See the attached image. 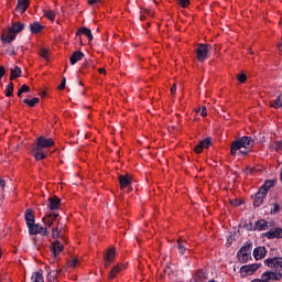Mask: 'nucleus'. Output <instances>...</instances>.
I'll list each match as a JSON object with an SVG mask.
<instances>
[{
    "label": "nucleus",
    "instance_id": "14",
    "mask_svg": "<svg viewBox=\"0 0 282 282\" xmlns=\"http://www.w3.org/2000/svg\"><path fill=\"white\" fill-rule=\"evenodd\" d=\"M265 254H268V249H265V247H257L253 250V257H254L256 261L264 259Z\"/></svg>",
    "mask_w": 282,
    "mask_h": 282
},
{
    "label": "nucleus",
    "instance_id": "48",
    "mask_svg": "<svg viewBox=\"0 0 282 282\" xmlns=\"http://www.w3.org/2000/svg\"><path fill=\"white\" fill-rule=\"evenodd\" d=\"M3 76H6V67L0 66V78H2Z\"/></svg>",
    "mask_w": 282,
    "mask_h": 282
},
{
    "label": "nucleus",
    "instance_id": "16",
    "mask_svg": "<svg viewBox=\"0 0 282 282\" xmlns=\"http://www.w3.org/2000/svg\"><path fill=\"white\" fill-rule=\"evenodd\" d=\"M58 206H61V198L57 196L48 197V208L50 210H58Z\"/></svg>",
    "mask_w": 282,
    "mask_h": 282
},
{
    "label": "nucleus",
    "instance_id": "50",
    "mask_svg": "<svg viewBox=\"0 0 282 282\" xmlns=\"http://www.w3.org/2000/svg\"><path fill=\"white\" fill-rule=\"evenodd\" d=\"M175 91H177V86L173 85L171 88V94H175Z\"/></svg>",
    "mask_w": 282,
    "mask_h": 282
},
{
    "label": "nucleus",
    "instance_id": "11",
    "mask_svg": "<svg viewBox=\"0 0 282 282\" xmlns=\"http://www.w3.org/2000/svg\"><path fill=\"white\" fill-rule=\"evenodd\" d=\"M268 194L265 193V189L259 188V191L256 193V197L253 199V206L254 208H259L263 204V199H265V196Z\"/></svg>",
    "mask_w": 282,
    "mask_h": 282
},
{
    "label": "nucleus",
    "instance_id": "5",
    "mask_svg": "<svg viewBox=\"0 0 282 282\" xmlns=\"http://www.w3.org/2000/svg\"><path fill=\"white\" fill-rule=\"evenodd\" d=\"M213 50V45L200 43L197 48H195L196 58L198 63H204L210 57L209 52Z\"/></svg>",
    "mask_w": 282,
    "mask_h": 282
},
{
    "label": "nucleus",
    "instance_id": "18",
    "mask_svg": "<svg viewBox=\"0 0 282 282\" xmlns=\"http://www.w3.org/2000/svg\"><path fill=\"white\" fill-rule=\"evenodd\" d=\"M122 270H124V267L122 264H117L115 267H112V269L109 272V281H113L115 276H118V274H120V272H122Z\"/></svg>",
    "mask_w": 282,
    "mask_h": 282
},
{
    "label": "nucleus",
    "instance_id": "26",
    "mask_svg": "<svg viewBox=\"0 0 282 282\" xmlns=\"http://www.w3.org/2000/svg\"><path fill=\"white\" fill-rule=\"evenodd\" d=\"M237 259L240 263H248V261L252 260V256L250 253H241L237 256Z\"/></svg>",
    "mask_w": 282,
    "mask_h": 282
},
{
    "label": "nucleus",
    "instance_id": "35",
    "mask_svg": "<svg viewBox=\"0 0 282 282\" xmlns=\"http://www.w3.org/2000/svg\"><path fill=\"white\" fill-rule=\"evenodd\" d=\"M7 54H9V56H17V50L14 48L13 45H10V46L7 48Z\"/></svg>",
    "mask_w": 282,
    "mask_h": 282
},
{
    "label": "nucleus",
    "instance_id": "20",
    "mask_svg": "<svg viewBox=\"0 0 282 282\" xmlns=\"http://www.w3.org/2000/svg\"><path fill=\"white\" fill-rule=\"evenodd\" d=\"M85 58V53L80 51H76L70 55V65H76L78 61H83Z\"/></svg>",
    "mask_w": 282,
    "mask_h": 282
},
{
    "label": "nucleus",
    "instance_id": "22",
    "mask_svg": "<svg viewBox=\"0 0 282 282\" xmlns=\"http://www.w3.org/2000/svg\"><path fill=\"white\" fill-rule=\"evenodd\" d=\"M24 219L26 221L28 228H29V226H32V224H34L35 217H34V214L32 213V209H26L25 210Z\"/></svg>",
    "mask_w": 282,
    "mask_h": 282
},
{
    "label": "nucleus",
    "instance_id": "43",
    "mask_svg": "<svg viewBox=\"0 0 282 282\" xmlns=\"http://www.w3.org/2000/svg\"><path fill=\"white\" fill-rule=\"evenodd\" d=\"M67 84V78L63 77L61 85L58 86L59 91L65 89V85Z\"/></svg>",
    "mask_w": 282,
    "mask_h": 282
},
{
    "label": "nucleus",
    "instance_id": "15",
    "mask_svg": "<svg viewBox=\"0 0 282 282\" xmlns=\"http://www.w3.org/2000/svg\"><path fill=\"white\" fill-rule=\"evenodd\" d=\"M28 8H30V0H18V4L15 8L17 12H19L20 14H24Z\"/></svg>",
    "mask_w": 282,
    "mask_h": 282
},
{
    "label": "nucleus",
    "instance_id": "1",
    "mask_svg": "<svg viewBox=\"0 0 282 282\" xmlns=\"http://www.w3.org/2000/svg\"><path fill=\"white\" fill-rule=\"evenodd\" d=\"M52 237L57 239L51 243V252L56 259L65 248L63 243H67V238L63 236V224L61 221H57L56 226L52 227Z\"/></svg>",
    "mask_w": 282,
    "mask_h": 282
},
{
    "label": "nucleus",
    "instance_id": "49",
    "mask_svg": "<svg viewBox=\"0 0 282 282\" xmlns=\"http://www.w3.org/2000/svg\"><path fill=\"white\" fill-rule=\"evenodd\" d=\"M100 0H88L89 6L98 3Z\"/></svg>",
    "mask_w": 282,
    "mask_h": 282
},
{
    "label": "nucleus",
    "instance_id": "2",
    "mask_svg": "<svg viewBox=\"0 0 282 282\" xmlns=\"http://www.w3.org/2000/svg\"><path fill=\"white\" fill-rule=\"evenodd\" d=\"M54 144V139L50 138H45L43 135H41L37 141L36 144L32 148V155L33 158H35L36 162H39V160H45V158H47L45 155V152H43V149H50L52 148V145Z\"/></svg>",
    "mask_w": 282,
    "mask_h": 282
},
{
    "label": "nucleus",
    "instance_id": "39",
    "mask_svg": "<svg viewBox=\"0 0 282 282\" xmlns=\"http://www.w3.org/2000/svg\"><path fill=\"white\" fill-rule=\"evenodd\" d=\"M237 79L239 80V83H246V80H248V76L246 74H239Z\"/></svg>",
    "mask_w": 282,
    "mask_h": 282
},
{
    "label": "nucleus",
    "instance_id": "51",
    "mask_svg": "<svg viewBox=\"0 0 282 282\" xmlns=\"http://www.w3.org/2000/svg\"><path fill=\"white\" fill-rule=\"evenodd\" d=\"M247 230H254V225H252V223H250V224L247 226Z\"/></svg>",
    "mask_w": 282,
    "mask_h": 282
},
{
    "label": "nucleus",
    "instance_id": "8",
    "mask_svg": "<svg viewBox=\"0 0 282 282\" xmlns=\"http://www.w3.org/2000/svg\"><path fill=\"white\" fill-rule=\"evenodd\" d=\"M264 265L267 268H274V270H282V258L274 257L264 260Z\"/></svg>",
    "mask_w": 282,
    "mask_h": 282
},
{
    "label": "nucleus",
    "instance_id": "38",
    "mask_svg": "<svg viewBox=\"0 0 282 282\" xmlns=\"http://www.w3.org/2000/svg\"><path fill=\"white\" fill-rule=\"evenodd\" d=\"M279 210H281V207L279 206V204L275 203L271 208V215H276Z\"/></svg>",
    "mask_w": 282,
    "mask_h": 282
},
{
    "label": "nucleus",
    "instance_id": "45",
    "mask_svg": "<svg viewBox=\"0 0 282 282\" xmlns=\"http://www.w3.org/2000/svg\"><path fill=\"white\" fill-rule=\"evenodd\" d=\"M21 91L23 93V94H30V86H28V85H22L21 86Z\"/></svg>",
    "mask_w": 282,
    "mask_h": 282
},
{
    "label": "nucleus",
    "instance_id": "44",
    "mask_svg": "<svg viewBox=\"0 0 282 282\" xmlns=\"http://www.w3.org/2000/svg\"><path fill=\"white\" fill-rule=\"evenodd\" d=\"M249 153H250V149H243L238 152V155L243 158V156L248 155Z\"/></svg>",
    "mask_w": 282,
    "mask_h": 282
},
{
    "label": "nucleus",
    "instance_id": "12",
    "mask_svg": "<svg viewBox=\"0 0 282 282\" xmlns=\"http://www.w3.org/2000/svg\"><path fill=\"white\" fill-rule=\"evenodd\" d=\"M56 219H58V213H51V214H47L44 218H42V221L45 224V226H47L48 228H52Z\"/></svg>",
    "mask_w": 282,
    "mask_h": 282
},
{
    "label": "nucleus",
    "instance_id": "54",
    "mask_svg": "<svg viewBox=\"0 0 282 282\" xmlns=\"http://www.w3.org/2000/svg\"><path fill=\"white\" fill-rule=\"evenodd\" d=\"M21 96H23V91H21V88L18 91V97L21 98Z\"/></svg>",
    "mask_w": 282,
    "mask_h": 282
},
{
    "label": "nucleus",
    "instance_id": "52",
    "mask_svg": "<svg viewBox=\"0 0 282 282\" xmlns=\"http://www.w3.org/2000/svg\"><path fill=\"white\" fill-rule=\"evenodd\" d=\"M0 186H1V188H6V181L0 178Z\"/></svg>",
    "mask_w": 282,
    "mask_h": 282
},
{
    "label": "nucleus",
    "instance_id": "9",
    "mask_svg": "<svg viewBox=\"0 0 282 282\" xmlns=\"http://www.w3.org/2000/svg\"><path fill=\"white\" fill-rule=\"evenodd\" d=\"M261 268V263L246 264L240 268V274H247L248 276L254 274Z\"/></svg>",
    "mask_w": 282,
    "mask_h": 282
},
{
    "label": "nucleus",
    "instance_id": "37",
    "mask_svg": "<svg viewBox=\"0 0 282 282\" xmlns=\"http://www.w3.org/2000/svg\"><path fill=\"white\" fill-rule=\"evenodd\" d=\"M199 111H200L202 118H206V116H208V113L206 112V106H202V108H198L196 110V113H199Z\"/></svg>",
    "mask_w": 282,
    "mask_h": 282
},
{
    "label": "nucleus",
    "instance_id": "33",
    "mask_svg": "<svg viewBox=\"0 0 282 282\" xmlns=\"http://www.w3.org/2000/svg\"><path fill=\"white\" fill-rule=\"evenodd\" d=\"M200 145L203 149H210L213 145V139L212 138H206L205 140L200 141Z\"/></svg>",
    "mask_w": 282,
    "mask_h": 282
},
{
    "label": "nucleus",
    "instance_id": "6",
    "mask_svg": "<svg viewBox=\"0 0 282 282\" xmlns=\"http://www.w3.org/2000/svg\"><path fill=\"white\" fill-rule=\"evenodd\" d=\"M29 228V235H42V237H47L50 231H47V227H43L39 224L33 223Z\"/></svg>",
    "mask_w": 282,
    "mask_h": 282
},
{
    "label": "nucleus",
    "instance_id": "4",
    "mask_svg": "<svg viewBox=\"0 0 282 282\" xmlns=\"http://www.w3.org/2000/svg\"><path fill=\"white\" fill-rule=\"evenodd\" d=\"M254 139L252 137H241L231 142L230 155H238L241 149H252Z\"/></svg>",
    "mask_w": 282,
    "mask_h": 282
},
{
    "label": "nucleus",
    "instance_id": "29",
    "mask_svg": "<svg viewBox=\"0 0 282 282\" xmlns=\"http://www.w3.org/2000/svg\"><path fill=\"white\" fill-rule=\"evenodd\" d=\"M31 281L32 282H45V280L43 278V273H41V272H34L31 276Z\"/></svg>",
    "mask_w": 282,
    "mask_h": 282
},
{
    "label": "nucleus",
    "instance_id": "7",
    "mask_svg": "<svg viewBox=\"0 0 282 282\" xmlns=\"http://www.w3.org/2000/svg\"><path fill=\"white\" fill-rule=\"evenodd\" d=\"M119 184L121 191H126V188H129L131 191V185L133 184V178L129 174H121L119 175Z\"/></svg>",
    "mask_w": 282,
    "mask_h": 282
},
{
    "label": "nucleus",
    "instance_id": "27",
    "mask_svg": "<svg viewBox=\"0 0 282 282\" xmlns=\"http://www.w3.org/2000/svg\"><path fill=\"white\" fill-rule=\"evenodd\" d=\"M4 94H6L7 98H10V97L14 96V83L11 82L7 86V88L4 90Z\"/></svg>",
    "mask_w": 282,
    "mask_h": 282
},
{
    "label": "nucleus",
    "instance_id": "36",
    "mask_svg": "<svg viewBox=\"0 0 282 282\" xmlns=\"http://www.w3.org/2000/svg\"><path fill=\"white\" fill-rule=\"evenodd\" d=\"M176 2L178 3V6H181L182 8H188V6L191 4L189 0H176Z\"/></svg>",
    "mask_w": 282,
    "mask_h": 282
},
{
    "label": "nucleus",
    "instance_id": "47",
    "mask_svg": "<svg viewBox=\"0 0 282 282\" xmlns=\"http://www.w3.org/2000/svg\"><path fill=\"white\" fill-rule=\"evenodd\" d=\"M70 268H76V265H78V259L74 258L70 263H69Z\"/></svg>",
    "mask_w": 282,
    "mask_h": 282
},
{
    "label": "nucleus",
    "instance_id": "42",
    "mask_svg": "<svg viewBox=\"0 0 282 282\" xmlns=\"http://www.w3.org/2000/svg\"><path fill=\"white\" fill-rule=\"evenodd\" d=\"M202 151H204V148H203L202 143L199 142L197 145L194 147V152L202 153Z\"/></svg>",
    "mask_w": 282,
    "mask_h": 282
},
{
    "label": "nucleus",
    "instance_id": "28",
    "mask_svg": "<svg viewBox=\"0 0 282 282\" xmlns=\"http://www.w3.org/2000/svg\"><path fill=\"white\" fill-rule=\"evenodd\" d=\"M206 279H208V275L204 272V270H198L196 272V280H195V282L206 281Z\"/></svg>",
    "mask_w": 282,
    "mask_h": 282
},
{
    "label": "nucleus",
    "instance_id": "41",
    "mask_svg": "<svg viewBox=\"0 0 282 282\" xmlns=\"http://www.w3.org/2000/svg\"><path fill=\"white\" fill-rule=\"evenodd\" d=\"M275 151L276 153H282V141L275 142Z\"/></svg>",
    "mask_w": 282,
    "mask_h": 282
},
{
    "label": "nucleus",
    "instance_id": "25",
    "mask_svg": "<svg viewBox=\"0 0 282 282\" xmlns=\"http://www.w3.org/2000/svg\"><path fill=\"white\" fill-rule=\"evenodd\" d=\"M21 67L19 66H14V68H11V76H10V80H14L17 78H21Z\"/></svg>",
    "mask_w": 282,
    "mask_h": 282
},
{
    "label": "nucleus",
    "instance_id": "19",
    "mask_svg": "<svg viewBox=\"0 0 282 282\" xmlns=\"http://www.w3.org/2000/svg\"><path fill=\"white\" fill-rule=\"evenodd\" d=\"M276 182H278L276 178L267 180L264 181L260 189L265 191V194L268 195L270 188H274V186H276Z\"/></svg>",
    "mask_w": 282,
    "mask_h": 282
},
{
    "label": "nucleus",
    "instance_id": "30",
    "mask_svg": "<svg viewBox=\"0 0 282 282\" xmlns=\"http://www.w3.org/2000/svg\"><path fill=\"white\" fill-rule=\"evenodd\" d=\"M271 107H273L274 109H279L282 107V95H280L276 99L272 100L270 102Z\"/></svg>",
    "mask_w": 282,
    "mask_h": 282
},
{
    "label": "nucleus",
    "instance_id": "3",
    "mask_svg": "<svg viewBox=\"0 0 282 282\" xmlns=\"http://www.w3.org/2000/svg\"><path fill=\"white\" fill-rule=\"evenodd\" d=\"M25 30V23L23 22H12L10 26H8L7 31H3L0 41L2 44H10L12 41H15L17 34H21L22 31Z\"/></svg>",
    "mask_w": 282,
    "mask_h": 282
},
{
    "label": "nucleus",
    "instance_id": "53",
    "mask_svg": "<svg viewBox=\"0 0 282 282\" xmlns=\"http://www.w3.org/2000/svg\"><path fill=\"white\" fill-rule=\"evenodd\" d=\"M98 72L99 74H107V70L105 68H99Z\"/></svg>",
    "mask_w": 282,
    "mask_h": 282
},
{
    "label": "nucleus",
    "instance_id": "46",
    "mask_svg": "<svg viewBox=\"0 0 282 282\" xmlns=\"http://www.w3.org/2000/svg\"><path fill=\"white\" fill-rule=\"evenodd\" d=\"M150 14L149 10H143L142 11V14L140 15V21H147V15L144 14Z\"/></svg>",
    "mask_w": 282,
    "mask_h": 282
},
{
    "label": "nucleus",
    "instance_id": "13",
    "mask_svg": "<svg viewBox=\"0 0 282 282\" xmlns=\"http://www.w3.org/2000/svg\"><path fill=\"white\" fill-rule=\"evenodd\" d=\"M267 239H282V229L276 227L274 229H270L264 234Z\"/></svg>",
    "mask_w": 282,
    "mask_h": 282
},
{
    "label": "nucleus",
    "instance_id": "32",
    "mask_svg": "<svg viewBox=\"0 0 282 282\" xmlns=\"http://www.w3.org/2000/svg\"><path fill=\"white\" fill-rule=\"evenodd\" d=\"M184 243H185L184 240H182V239L177 240L180 254H186V250H188V248H186V246Z\"/></svg>",
    "mask_w": 282,
    "mask_h": 282
},
{
    "label": "nucleus",
    "instance_id": "23",
    "mask_svg": "<svg viewBox=\"0 0 282 282\" xmlns=\"http://www.w3.org/2000/svg\"><path fill=\"white\" fill-rule=\"evenodd\" d=\"M43 28H45V26H43L41 23L33 22V23L30 24V32L32 34H39L43 31Z\"/></svg>",
    "mask_w": 282,
    "mask_h": 282
},
{
    "label": "nucleus",
    "instance_id": "55",
    "mask_svg": "<svg viewBox=\"0 0 282 282\" xmlns=\"http://www.w3.org/2000/svg\"><path fill=\"white\" fill-rule=\"evenodd\" d=\"M1 257H2V252H1V248H0V259H1Z\"/></svg>",
    "mask_w": 282,
    "mask_h": 282
},
{
    "label": "nucleus",
    "instance_id": "31",
    "mask_svg": "<svg viewBox=\"0 0 282 282\" xmlns=\"http://www.w3.org/2000/svg\"><path fill=\"white\" fill-rule=\"evenodd\" d=\"M24 105H28L29 107H35L36 105H39L40 99L39 97H34L33 99H23Z\"/></svg>",
    "mask_w": 282,
    "mask_h": 282
},
{
    "label": "nucleus",
    "instance_id": "10",
    "mask_svg": "<svg viewBox=\"0 0 282 282\" xmlns=\"http://www.w3.org/2000/svg\"><path fill=\"white\" fill-rule=\"evenodd\" d=\"M115 259H116V249L109 248L104 256L105 268H111V263L115 261Z\"/></svg>",
    "mask_w": 282,
    "mask_h": 282
},
{
    "label": "nucleus",
    "instance_id": "17",
    "mask_svg": "<svg viewBox=\"0 0 282 282\" xmlns=\"http://www.w3.org/2000/svg\"><path fill=\"white\" fill-rule=\"evenodd\" d=\"M252 250V241H246L245 245L237 252V257H241V254H251Z\"/></svg>",
    "mask_w": 282,
    "mask_h": 282
},
{
    "label": "nucleus",
    "instance_id": "24",
    "mask_svg": "<svg viewBox=\"0 0 282 282\" xmlns=\"http://www.w3.org/2000/svg\"><path fill=\"white\" fill-rule=\"evenodd\" d=\"M78 34H84L85 36H87L88 41H94V34H91V30H89L85 26L78 29L77 35Z\"/></svg>",
    "mask_w": 282,
    "mask_h": 282
},
{
    "label": "nucleus",
    "instance_id": "21",
    "mask_svg": "<svg viewBox=\"0 0 282 282\" xmlns=\"http://www.w3.org/2000/svg\"><path fill=\"white\" fill-rule=\"evenodd\" d=\"M268 224V220L259 219L258 221H256L253 230H259L260 232L263 230H268V228H270V225Z\"/></svg>",
    "mask_w": 282,
    "mask_h": 282
},
{
    "label": "nucleus",
    "instance_id": "34",
    "mask_svg": "<svg viewBox=\"0 0 282 282\" xmlns=\"http://www.w3.org/2000/svg\"><path fill=\"white\" fill-rule=\"evenodd\" d=\"M44 17H46L48 21H54V19H56V13L53 10H46L44 11Z\"/></svg>",
    "mask_w": 282,
    "mask_h": 282
},
{
    "label": "nucleus",
    "instance_id": "40",
    "mask_svg": "<svg viewBox=\"0 0 282 282\" xmlns=\"http://www.w3.org/2000/svg\"><path fill=\"white\" fill-rule=\"evenodd\" d=\"M40 56H41L42 58H44L45 61H47V58H48V56H50V53L47 52V50H42V51L40 52Z\"/></svg>",
    "mask_w": 282,
    "mask_h": 282
}]
</instances>
